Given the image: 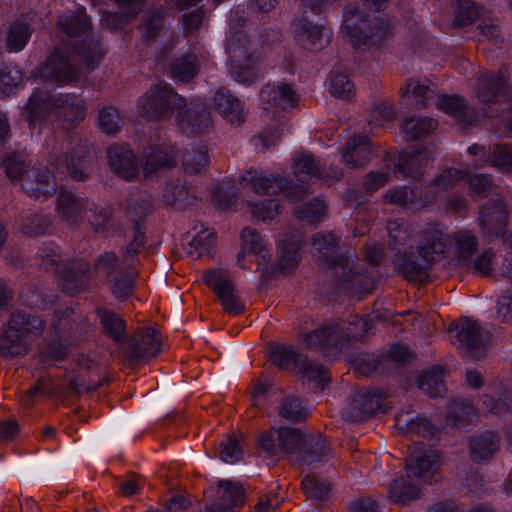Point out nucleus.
<instances>
[{
  "label": "nucleus",
  "mask_w": 512,
  "mask_h": 512,
  "mask_svg": "<svg viewBox=\"0 0 512 512\" xmlns=\"http://www.w3.org/2000/svg\"><path fill=\"white\" fill-rule=\"evenodd\" d=\"M508 220L506 205L501 200L488 201L480 212L481 227L492 236L503 232Z\"/></svg>",
  "instance_id": "obj_26"
},
{
  "label": "nucleus",
  "mask_w": 512,
  "mask_h": 512,
  "mask_svg": "<svg viewBox=\"0 0 512 512\" xmlns=\"http://www.w3.org/2000/svg\"><path fill=\"white\" fill-rule=\"evenodd\" d=\"M348 361L352 368L363 376H368L376 371L383 364L382 358L374 354L357 352L352 353L348 357Z\"/></svg>",
  "instance_id": "obj_63"
},
{
  "label": "nucleus",
  "mask_w": 512,
  "mask_h": 512,
  "mask_svg": "<svg viewBox=\"0 0 512 512\" xmlns=\"http://www.w3.org/2000/svg\"><path fill=\"white\" fill-rule=\"evenodd\" d=\"M122 11L105 12L102 18V24L111 28L119 29L124 24L136 18L137 14L143 6L144 0H115Z\"/></svg>",
  "instance_id": "obj_38"
},
{
  "label": "nucleus",
  "mask_w": 512,
  "mask_h": 512,
  "mask_svg": "<svg viewBox=\"0 0 512 512\" xmlns=\"http://www.w3.org/2000/svg\"><path fill=\"white\" fill-rule=\"evenodd\" d=\"M162 345L157 330L145 328L135 332L124 343L118 354L124 363L134 366L147 358L156 356Z\"/></svg>",
  "instance_id": "obj_9"
},
{
  "label": "nucleus",
  "mask_w": 512,
  "mask_h": 512,
  "mask_svg": "<svg viewBox=\"0 0 512 512\" xmlns=\"http://www.w3.org/2000/svg\"><path fill=\"white\" fill-rule=\"evenodd\" d=\"M302 239L303 236L297 229H293L284 234L279 262L272 273L280 272L285 275L297 267L301 259L300 247L302 245Z\"/></svg>",
  "instance_id": "obj_22"
},
{
  "label": "nucleus",
  "mask_w": 512,
  "mask_h": 512,
  "mask_svg": "<svg viewBox=\"0 0 512 512\" xmlns=\"http://www.w3.org/2000/svg\"><path fill=\"white\" fill-rule=\"evenodd\" d=\"M408 478H416L427 484L438 481V456L433 451H413L406 459Z\"/></svg>",
  "instance_id": "obj_16"
},
{
  "label": "nucleus",
  "mask_w": 512,
  "mask_h": 512,
  "mask_svg": "<svg viewBox=\"0 0 512 512\" xmlns=\"http://www.w3.org/2000/svg\"><path fill=\"white\" fill-rule=\"evenodd\" d=\"M146 237L141 225H133L132 238L123 253V263L131 269L137 260V256L145 247Z\"/></svg>",
  "instance_id": "obj_61"
},
{
  "label": "nucleus",
  "mask_w": 512,
  "mask_h": 512,
  "mask_svg": "<svg viewBox=\"0 0 512 512\" xmlns=\"http://www.w3.org/2000/svg\"><path fill=\"white\" fill-rule=\"evenodd\" d=\"M7 325L26 341L28 338L40 336L45 330L46 321L39 315L14 310L10 314Z\"/></svg>",
  "instance_id": "obj_23"
},
{
  "label": "nucleus",
  "mask_w": 512,
  "mask_h": 512,
  "mask_svg": "<svg viewBox=\"0 0 512 512\" xmlns=\"http://www.w3.org/2000/svg\"><path fill=\"white\" fill-rule=\"evenodd\" d=\"M417 382L419 389L431 398L442 397L446 391L442 369L439 367L424 371Z\"/></svg>",
  "instance_id": "obj_50"
},
{
  "label": "nucleus",
  "mask_w": 512,
  "mask_h": 512,
  "mask_svg": "<svg viewBox=\"0 0 512 512\" xmlns=\"http://www.w3.org/2000/svg\"><path fill=\"white\" fill-rule=\"evenodd\" d=\"M500 437L491 431L472 436L469 438V457L475 463L490 459L499 449Z\"/></svg>",
  "instance_id": "obj_33"
},
{
  "label": "nucleus",
  "mask_w": 512,
  "mask_h": 512,
  "mask_svg": "<svg viewBox=\"0 0 512 512\" xmlns=\"http://www.w3.org/2000/svg\"><path fill=\"white\" fill-rule=\"evenodd\" d=\"M454 331L459 343L458 348L463 356L476 361L487 357L489 337L483 334L476 321L461 318L458 323L449 326V332Z\"/></svg>",
  "instance_id": "obj_8"
},
{
  "label": "nucleus",
  "mask_w": 512,
  "mask_h": 512,
  "mask_svg": "<svg viewBox=\"0 0 512 512\" xmlns=\"http://www.w3.org/2000/svg\"><path fill=\"white\" fill-rule=\"evenodd\" d=\"M437 121L430 117L423 118H406L402 123V130L409 140H417L425 137L435 130Z\"/></svg>",
  "instance_id": "obj_55"
},
{
  "label": "nucleus",
  "mask_w": 512,
  "mask_h": 512,
  "mask_svg": "<svg viewBox=\"0 0 512 512\" xmlns=\"http://www.w3.org/2000/svg\"><path fill=\"white\" fill-rule=\"evenodd\" d=\"M353 255L340 259L333 271L335 281L344 293L361 299L364 295L371 293L375 288L373 277L360 273L354 266Z\"/></svg>",
  "instance_id": "obj_11"
},
{
  "label": "nucleus",
  "mask_w": 512,
  "mask_h": 512,
  "mask_svg": "<svg viewBox=\"0 0 512 512\" xmlns=\"http://www.w3.org/2000/svg\"><path fill=\"white\" fill-rule=\"evenodd\" d=\"M163 200L167 205L175 206L178 209H185L197 203V196L192 186L186 182L176 180L174 183L166 186Z\"/></svg>",
  "instance_id": "obj_37"
},
{
  "label": "nucleus",
  "mask_w": 512,
  "mask_h": 512,
  "mask_svg": "<svg viewBox=\"0 0 512 512\" xmlns=\"http://www.w3.org/2000/svg\"><path fill=\"white\" fill-rule=\"evenodd\" d=\"M1 164L7 177L12 182H22V178L26 174V171H29L26 157L18 152L7 154L2 159Z\"/></svg>",
  "instance_id": "obj_62"
},
{
  "label": "nucleus",
  "mask_w": 512,
  "mask_h": 512,
  "mask_svg": "<svg viewBox=\"0 0 512 512\" xmlns=\"http://www.w3.org/2000/svg\"><path fill=\"white\" fill-rule=\"evenodd\" d=\"M504 78L495 72H486L477 79L476 97L485 104L500 102L505 98Z\"/></svg>",
  "instance_id": "obj_29"
},
{
  "label": "nucleus",
  "mask_w": 512,
  "mask_h": 512,
  "mask_svg": "<svg viewBox=\"0 0 512 512\" xmlns=\"http://www.w3.org/2000/svg\"><path fill=\"white\" fill-rule=\"evenodd\" d=\"M97 315L100 318V323L105 335L110 337L120 349L121 343H124L123 336L126 332L125 322L118 314L105 308L98 309Z\"/></svg>",
  "instance_id": "obj_43"
},
{
  "label": "nucleus",
  "mask_w": 512,
  "mask_h": 512,
  "mask_svg": "<svg viewBox=\"0 0 512 512\" xmlns=\"http://www.w3.org/2000/svg\"><path fill=\"white\" fill-rule=\"evenodd\" d=\"M420 490L404 477L395 479L389 487V497L398 504L419 498Z\"/></svg>",
  "instance_id": "obj_57"
},
{
  "label": "nucleus",
  "mask_w": 512,
  "mask_h": 512,
  "mask_svg": "<svg viewBox=\"0 0 512 512\" xmlns=\"http://www.w3.org/2000/svg\"><path fill=\"white\" fill-rule=\"evenodd\" d=\"M47 145L48 162L57 171L66 172L75 181L89 178L93 152L87 141L67 135L66 139L53 137Z\"/></svg>",
  "instance_id": "obj_2"
},
{
  "label": "nucleus",
  "mask_w": 512,
  "mask_h": 512,
  "mask_svg": "<svg viewBox=\"0 0 512 512\" xmlns=\"http://www.w3.org/2000/svg\"><path fill=\"white\" fill-rule=\"evenodd\" d=\"M51 227V219L43 213H33L21 220L20 230L29 237L44 235Z\"/></svg>",
  "instance_id": "obj_60"
},
{
  "label": "nucleus",
  "mask_w": 512,
  "mask_h": 512,
  "mask_svg": "<svg viewBox=\"0 0 512 512\" xmlns=\"http://www.w3.org/2000/svg\"><path fill=\"white\" fill-rule=\"evenodd\" d=\"M483 407L491 414L505 415L512 412V392L503 387H494L491 392L483 394Z\"/></svg>",
  "instance_id": "obj_41"
},
{
  "label": "nucleus",
  "mask_w": 512,
  "mask_h": 512,
  "mask_svg": "<svg viewBox=\"0 0 512 512\" xmlns=\"http://www.w3.org/2000/svg\"><path fill=\"white\" fill-rule=\"evenodd\" d=\"M215 109L232 125H241L245 121V114L239 99L230 90L220 88L214 98Z\"/></svg>",
  "instance_id": "obj_30"
},
{
  "label": "nucleus",
  "mask_w": 512,
  "mask_h": 512,
  "mask_svg": "<svg viewBox=\"0 0 512 512\" xmlns=\"http://www.w3.org/2000/svg\"><path fill=\"white\" fill-rule=\"evenodd\" d=\"M31 35L30 26L26 22L15 21L8 30L6 37L7 49L10 52L21 51L27 44Z\"/></svg>",
  "instance_id": "obj_58"
},
{
  "label": "nucleus",
  "mask_w": 512,
  "mask_h": 512,
  "mask_svg": "<svg viewBox=\"0 0 512 512\" xmlns=\"http://www.w3.org/2000/svg\"><path fill=\"white\" fill-rule=\"evenodd\" d=\"M331 457L332 451L324 436L306 434L296 459H292V462L301 469L304 467L315 469L319 463L326 462Z\"/></svg>",
  "instance_id": "obj_14"
},
{
  "label": "nucleus",
  "mask_w": 512,
  "mask_h": 512,
  "mask_svg": "<svg viewBox=\"0 0 512 512\" xmlns=\"http://www.w3.org/2000/svg\"><path fill=\"white\" fill-rule=\"evenodd\" d=\"M343 31L353 46H379L391 33L390 26L382 18H368L354 3L344 7Z\"/></svg>",
  "instance_id": "obj_4"
},
{
  "label": "nucleus",
  "mask_w": 512,
  "mask_h": 512,
  "mask_svg": "<svg viewBox=\"0 0 512 512\" xmlns=\"http://www.w3.org/2000/svg\"><path fill=\"white\" fill-rule=\"evenodd\" d=\"M108 164L120 177L128 180L139 175V165L133 151L125 146H114L108 150Z\"/></svg>",
  "instance_id": "obj_25"
},
{
  "label": "nucleus",
  "mask_w": 512,
  "mask_h": 512,
  "mask_svg": "<svg viewBox=\"0 0 512 512\" xmlns=\"http://www.w3.org/2000/svg\"><path fill=\"white\" fill-rule=\"evenodd\" d=\"M294 174L301 182H306L312 178L322 179L330 174L323 171L311 154L302 153L295 159Z\"/></svg>",
  "instance_id": "obj_49"
},
{
  "label": "nucleus",
  "mask_w": 512,
  "mask_h": 512,
  "mask_svg": "<svg viewBox=\"0 0 512 512\" xmlns=\"http://www.w3.org/2000/svg\"><path fill=\"white\" fill-rule=\"evenodd\" d=\"M437 105L442 111L453 116L462 127L466 128L477 122V113L459 95H441L437 100Z\"/></svg>",
  "instance_id": "obj_24"
},
{
  "label": "nucleus",
  "mask_w": 512,
  "mask_h": 512,
  "mask_svg": "<svg viewBox=\"0 0 512 512\" xmlns=\"http://www.w3.org/2000/svg\"><path fill=\"white\" fill-rule=\"evenodd\" d=\"M87 325V319L73 308H65L54 312L52 328L61 336L76 335Z\"/></svg>",
  "instance_id": "obj_36"
},
{
  "label": "nucleus",
  "mask_w": 512,
  "mask_h": 512,
  "mask_svg": "<svg viewBox=\"0 0 512 512\" xmlns=\"http://www.w3.org/2000/svg\"><path fill=\"white\" fill-rule=\"evenodd\" d=\"M76 368L66 371L58 385L51 378H40L24 397V406H32L36 395H47L65 404H73L76 400L89 398L104 385L110 382L105 367L100 364L94 353L79 352L74 356Z\"/></svg>",
  "instance_id": "obj_1"
},
{
  "label": "nucleus",
  "mask_w": 512,
  "mask_h": 512,
  "mask_svg": "<svg viewBox=\"0 0 512 512\" xmlns=\"http://www.w3.org/2000/svg\"><path fill=\"white\" fill-rule=\"evenodd\" d=\"M312 246L320 254V259L323 260L330 269H336V265L340 263V259L347 258L346 254L339 253V239L330 232H319L312 237Z\"/></svg>",
  "instance_id": "obj_32"
},
{
  "label": "nucleus",
  "mask_w": 512,
  "mask_h": 512,
  "mask_svg": "<svg viewBox=\"0 0 512 512\" xmlns=\"http://www.w3.org/2000/svg\"><path fill=\"white\" fill-rule=\"evenodd\" d=\"M53 106L58 118L67 123L64 127L77 125L86 115L83 100L75 95H62Z\"/></svg>",
  "instance_id": "obj_35"
},
{
  "label": "nucleus",
  "mask_w": 512,
  "mask_h": 512,
  "mask_svg": "<svg viewBox=\"0 0 512 512\" xmlns=\"http://www.w3.org/2000/svg\"><path fill=\"white\" fill-rule=\"evenodd\" d=\"M304 355L298 353L292 346L278 345L270 352L274 365L287 371H296Z\"/></svg>",
  "instance_id": "obj_52"
},
{
  "label": "nucleus",
  "mask_w": 512,
  "mask_h": 512,
  "mask_svg": "<svg viewBox=\"0 0 512 512\" xmlns=\"http://www.w3.org/2000/svg\"><path fill=\"white\" fill-rule=\"evenodd\" d=\"M382 394L376 389H360L349 400L343 417L351 422H359L374 415L381 408Z\"/></svg>",
  "instance_id": "obj_15"
},
{
  "label": "nucleus",
  "mask_w": 512,
  "mask_h": 512,
  "mask_svg": "<svg viewBox=\"0 0 512 512\" xmlns=\"http://www.w3.org/2000/svg\"><path fill=\"white\" fill-rule=\"evenodd\" d=\"M430 155L426 150H414L400 154L396 166L405 176L420 181L429 163Z\"/></svg>",
  "instance_id": "obj_34"
},
{
  "label": "nucleus",
  "mask_w": 512,
  "mask_h": 512,
  "mask_svg": "<svg viewBox=\"0 0 512 512\" xmlns=\"http://www.w3.org/2000/svg\"><path fill=\"white\" fill-rule=\"evenodd\" d=\"M344 162L350 168H359L371 160L372 149L367 136L354 135L347 141L343 149Z\"/></svg>",
  "instance_id": "obj_31"
},
{
  "label": "nucleus",
  "mask_w": 512,
  "mask_h": 512,
  "mask_svg": "<svg viewBox=\"0 0 512 512\" xmlns=\"http://www.w3.org/2000/svg\"><path fill=\"white\" fill-rule=\"evenodd\" d=\"M301 343L309 349H317L326 357L334 359L347 342L346 335L337 323H327L299 336Z\"/></svg>",
  "instance_id": "obj_10"
},
{
  "label": "nucleus",
  "mask_w": 512,
  "mask_h": 512,
  "mask_svg": "<svg viewBox=\"0 0 512 512\" xmlns=\"http://www.w3.org/2000/svg\"><path fill=\"white\" fill-rule=\"evenodd\" d=\"M89 210L85 217L92 230L96 233H105L117 229V222L113 216V209L102 207L90 201Z\"/></svg>",
  "instance_id": "obj_40"
},
{
  "label": "nucleus",
  "mask_w": 512,
  "mask_h": 512,
  "mask_svg": "<svg viewBox=\"0 0 512 512\" xmlns=\"http://www.w3.org/2000/svg\"><path fill=\"white\" fill-rule=\"evenodd\" d=\"M395 269L408 281L423 283L428 278V271L432 265L424 263V258L419 253H396L394 259Z\"/></svg>",
  "instance_id": "obj_21"
},
{
  "label": "nucleus",
  "mask_w": 512,
  "mask_h": 512,
  "mask_svg": "<svg viewBox=\"0 0 512 512\" xmlns=\"http://www.w3.org/2000/svg\"><path fill=\"white\" fill-rule=\"evenodd\" d=\"M169 68L173 78L188 82L198 74L199 60L193 53L184 54L175 58Z\"/></svg>",
  "instance_id": "obj_48"
},
{
  "label": "nucleus",
  "mask_w": 512,
  "mask_h": 512,
  "mask_svg": "<svg viewBox=\"0 0 512 512\" xmlns=\"http://www.w3.org/2000/svg\"><path fill=\"white\" fill-rule=\"evenodd\" d=\"M279 415L288 421L299 422L307 418L308 410L299 397L289 395L281 401Z\"/></svg>",
  "instance_id": "obj_59"
},
{
  "label": "nucleus",
  "mask_w": 512,
  "mask_h": 512,
  "mask_svg": "<svg viewBox=\"0 0 512 512\" xmlns=\"http://www.w3.org/2000/svg\"><path fill=\"white\" fill-rule=\"evenodd\" d=\"M90 200L75 193L63 190L57 197V211L71 227H78L84 221L89 210Z\"/></svg>",
  "instance_id": "obj_20"
},
{
  "label": "nucleus",
  "mask_w": 512,
  "mask_h": 512,
  "mask_svg": "<svg viewBox=\"0 0 512 512\" xmlns=\"http://www.w3.org/2000/svg\"><path fill=\"white\" fill-rule=\"evenodd\" d=\"M217 501L213 504L219 507V504L228 507V512H233V507L242 506L244 503V488L241 484L233 483L228 480L218 482Z\"/></svg>",
  "instance_id": "obj_45"
},
{
  "label": "nucleus",
  "mask_w": 512,
  "mask_h": 512,
  "mask_svg": "<svg viewBox=\"0 0 512 512\" xmlns=\"http://www.w3.org/2000/svg\"><path fill=\"white\" fill-rule=\"evenodd\" d=\"M89 266L84 260L65 261L57 276L62 290L74 295L83 292L88 286Z\"/></svg>",
  "instance_id": "obj_19"
},
{
  "label": "nucleus",
  "mask_w": 512,
  "mask_h": 512,
  "mask_svg": "<svg viewBox=\"0 0 512 512\" xmlns=\"http://www.w3.org/2000/svg\"><path fill=\"white\" fill-rule=\"evenodd\" d=\"M23 191L32 198H48L56 192L54 175L46 167H32L22 178Z\"/></svg>",
  "instance_id": "obj_17"
},
{
  "label": "nucleus",
  "mask_w": 512,
  "mask_h": 512,
  "mask_svg": "<svg viewBox=\"0 0 512 512\" xmlns=\"http://www.w3.org/2000/svg\"><path fill=\"white\" fill-rule=\"evenodd\" d=\"M456 256L458 262L463 266L471 265V257L477 252V238L469 231L455 233Z\"/></svg>",
  "instance_id": "obj_53"
},
{
  "label": "nucleus",
  "mask_w": 512,
  "mask_h": 512,
  "mask_svg": "<svg viewBox=\"0 0 512 512\" xmlns=\"http://www.w3.org/2000/svg\"><path fill=\"white\" fill-rule=\"evenodd\" d=\"M306 434L293 427L270 428L257 437V447L270 457L280 454L290 455L296 459Z\"/></svg>",
  "instance_id": "obj_6"
},
{
  "label": "nucleus",
  "mask_w": 512,
  "mask_h": 512,
  "mask_svg": "<svg viewBox=\"0 0 512 512\" xmlns=\"http://www.w3.org/2000/svg\"><path fill=\"white\" fill-rule=\"evenodd\" d=\"M226 53L229 73L234 81L249 86L260 78V53L243 30L231 34Z\"/></svg>",
  "instance_id": "obj_3"
},
{
  "label": "nucleus",
  "mask_w": 512,
  "mask_h": 512,
  "mask_svg": "<svg viewBox=\"0 0 512 512\" xmlns=\"http://www.w3.org/2000/svg\"><path fill=\"white\" fill-rule=\"evenodd\" d=\"M73 51L89 71L98 67L105 55L101 42L95 38L76 41L73 44Z\"/></svg>",
  "instance_id": "obj_39"
},
{
  "label": "nucleus",
  "mask_w": 512,
  "mask_h": 512,
  "mask_svg": "<svg viewBox=\"0 0 512 512\" xmlns=\"http://www.w3.org/2000/svg\"><path fill=\"white\" fill-rule=\"evenodd\" d=\"M261 99L269 104L295 106L299 101L297 92L287 83L266 85L261 89Z\"/></svg>",
  "instance_id": "obj_42"
},
{
  "label": "nucleus",
  "mask_w": 512,
  "mask_h": 512,
  "mask_svg": "<svg viewBox=\"0 0 512 512\" xmlns=\"http://www.w3.org/2000/svg\"><path fill=\"white\" fill-rule=\"evenodd\" d=\"M28 344L8 325L4 326L0 333V356L3 358H15L27 354Z\"/></svg>",
  "instance_id": "obj_46"
},
{
  "label": "nucleus",
  "mask_w": 512,
  "mask_h": 512,
  "mask_svg": "<svg viewBox=\"0 0 512 512\" xmlns=\"http://www.w3.org/2000/svg\"><path fill=\"white\" fill-rule=\"evenodd\" d=\"M57 27L68 37H76L90 27V20L85 10L79 8L73 15L60 16L57 21Z\"/></svg>",
  "instance_id": "obj_51"
},
{
  "label": "nucleus",
  "mask_w": 512,
  "mask_h": 512,
  "mask_svg": "<svg viewBox=\"0 0 512 512\" xmlns=\"http://www.w3.org/2000/svg\"><path fill=\"white\" fill-rule=\"evenodd\" d=\"M249 178L244 177L243 180L249 182L253 191L261 195H274L288 183V180L274 175L265 176L258 171H248Z\"/></svg>",
  "instance_id": "obj_44"
},
{
  "label": "nucleus",
  "mask_w": 512,
  "mask_h": 512,
  "mask_svg": "<svg viewBox=\"0 0 512 512\" xmlns=\"http://www.w3.org/2000/svg\"><path fill=\"white\" fill-rule=\"evenodd\" d=\"M177 122L183 133L199 136L208 132L212 125V116L205 103L200 100H191L177 109Z\"/></svg>",
  "instance_id": "obj_12"
},
{
  "label": "nucleus",
  "mask_w": 512,
  "mask_h": 512,
  "mask_svg": "<svg viewBox=\"0 0 512 512\" xmlns=\"http://www.w3.org/2000/svg\"><path fill=\"white\" fill-rule=\"evenodd\" d=\"M183 168L186 173L199 174L209 165L208 151L205 146L187 149L183 154Z\"/></svg>",
  "instance_id": "obj_54"
},
{
  "label": "nucleus",
  "mask_w": 512,
  "mask_h": 512,
  "mask_svg": "<svg viewBox=\"0 0 512 512\" xmlns=\"http://www.w3.org/2000/svg\"><path fill=\"white\" fill-rule=\"evenodd\" d=\"M49 105L50 97L48 92L43 90L34 91L26 105V120L31 126L41 118L42 114L48 109Z\"/></svg>",
  "instance_id": "obj_64"
},
{
  "label": "nucleus",
  "mask_w": 512,
  "mask_h": 512,
  "mask_svg": "<svg viewBox=\"0 0 512 512\" xmlns=\"http://www.w3.org/2000/svg\"><path fill=\"white\" fill-rule=\"evenodd\" d=\"M30 75L34 79L40 78L44 82H52L62 86L78 83L82 72L77 65L71 62L67 55L55 48L47 60L35 67Z\"/></svg>",
  "instance_id": "obj_7"
},
{
  "label": "nucleus",
  "mask_w": 512,
  "mask_h": 512,
  "mask_svg": "<svg viewBox=\"0 0 512 512\" xmlns=\"http://www.w3.org/2000/svg\"><path fill=\"white\" fill-rule=\"evenodd\" d=\"M448 238L436 224H429L421 233V243L417 247L424 263L433 265L444 257Z\"/></svg>",
  "instance_id": "obj_18"
},
{
  "label": "nucleus",
  "mask_w": 512,
  "mask_h": 512,
  "mask_svg": "<svg viewBox=\"0 0 512 512\" xmlns=\"http://www.w3.org/2000/svg\"><path fill=\"white\" fill-rule=\"evenodd\" d=\"M177 156L178 150L175 146L151 147L144 153L143 171L150 175L162 169L174 168L177 165Z\"/></svg>",
  "instance_id": "obj_27"
},
{
  "label": "nucleus",
  "mask_w": 512,
  "mask_h": 512,
  "mask_svg": "<svg viewBox=\"0 0 512 512\" xmlns=\"http://www.w3.org/2000/svg\"><path fill=\"white\" fill-rule=\"evenodd\" d=\"M395 426L405 435L413 438H433L438 433V428L425 417H412L410 411L400 412L395 416Z\"/></svg>",
  "instance_id": "obj_28"
},
{
  "label": "nucleus",
  "mask_w": 512,
  "mask_h": 512,
  "mask_svg": "<svg viewBox=\"0 0 512 512\" xmlns=\"http://www.w3.org/2000/svg\"><path fill=\"white\" fill-rule=\"evenodd\" d=\"M136 273L129 270L127 272H117L109 280L110 290L113 296L118 300H126L133 294L134 281Z\"/></svg>",
  "instance_id": "obj_56"
},
{
  "label": "nucleus",
  "mask_w": 512,
  "mask_h": 512,
  "mask_svg": "<svg viewBox=\"0 0 512 512\" xmlns=\"http://www.w3.org/2000/svg\"><path fill=\"white\" fill-rule=\"evenodd\" d=\"M204 281L216 294L226 313L239 315L244 312L245 306L235 294V287L229 271L224 269L209 270L204 275Z\"/></svg>",
  "instance_id": "obj_13"
},
{
  "label": "nucleus",
  "mask_w": 512,
  "mask_h": 512,
  "mask_svg": "<svg viewBox=\"0 0 512 512\" xmlns=\"http://www.w3.org/2000/svg\"><path fill=\"white\" fill-rule=\"evenodd\" d=\"M184 98L165 83L151 86L139 99L138 105L143 116L152 122L169 119L174 109H179Z\"/></svg>",
  "instance_id": "obj_5"
},
{
  "label": "nucleus",
  "mask_w": 512,
  "mask_h": 512,
  "mask_svg": "<svg viewBox=\"0 0 512 512\" xmlns=\"http://www.w3.org/2000/svg\"><path fill=\"white\" fill-rule=\"evenodd\" d=\"M150 196L143 192H135L127 199L125 215L134 225H141V222L151 212Z\"/></svg>",
  "instance_id": "obj_47"
}]
</instances>
